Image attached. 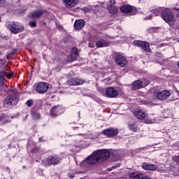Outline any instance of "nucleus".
Instances as JSON below:
<instances>
[{"mask_svg": "<svg viewBox=\"0 0 179 179\" xmlns=\"http://www.w3.org/2000/svg\"><path fill=\"white\" fill-rule=\"evenodd\" d=\"M129 178H136L137 179H152L149 176L143 177V173H136V172H131L129 173Z\"/></svg>", "mask_w": 179, "mask_h": 179, "instance_id": "22", "label": "nucleus"}, {"mask_svg": "<svg viewBox=\"0 0 179 179\" xmlns=\"http://www.w3.org/2000/svg\"><path fill=\"white\" fill-rule=\"evenodd\" d=\"M63 113L64 109H62L59 106L53 107L50 110V113L52 117H57V115H59V114H62Z\"/></svg>", "mask_w": 179, "mask_h": 179, "instance_id": "18", "label": "nucleus"}, {"mask_svg": "<svg viewBox=\"0 0 179 179\" xmlns=\"http://www.w3.org/2000/svg\"><path fill=\"white\" fill-rule=\"evenodd\" d=\"M96 8H98V7H97V6H96Z\"/></svg>", "mask_w": 179, "mask_h": 179, "instance_id": "48", "label": "nucleus"}, {"mask_svg": "<svg viewBox=\"0 0 179 179\" xmlns=\"http://www.w3.org/2000/svg\"><path fill=\"white\" fill-rule=\"evenodd\" d=\"M115 4V0H109L108 1V10L110 14H117L119 10L117 7L114 6Z\"/></svg>", "mask_w": 179, "mask_h": 179, "instance_id": "12", "label": "nucleus"}, {"mask_svg": "<svg viewBox=\"0 0 179 179\" xmlns=\"http://www.w3.org/2000/svg\"><path fill=\"white\" fill-rule=\"evenodd\" d=\"M103 134L106 136H108L109 137H113L114 136H117L118 133L117 129H105V130L103 131Z\"/></svg>", "mask_w": 179, "mask_h": 179, "instance_id": "17", "label": "nucleus"}, {"mask_svg": "<svg viewBox=\"0 0 179 179\" xmlns=\"http://www.w3.org/2000/svg\"><path fill=\"white\" fill-rule=\"evenodd\" d=\"M60 162L61 157L57 155L50 156L47 158L48 166H51V164L55 166V164H58Z\"/></svg>", "mask_w": 179, "mask_h": 179, "instance_id": "13", "label": "nucleus"}, {"mask_svg": "<svg viewBox=\"0 0 179 179\" xmlns=\"http://www.w3.org/2000/svg\"><path fill=\"white\" fill-rule=\"evenodd\" d=\"M134 115L138 119H144L145 123H153L154 122L153 119L148 117V113L144 112V110H135L134 112Z\"/></svg>", "mask_w": 179, "mask_h": 179, "instance_id": "4", "label": "nucleus"}, {"mask_svg": "<svg viewBox=\"0 0 179 179\" xmlns=\"http://www.w3.org/2000/svg\"><path fill=\"white\" fill-rule=\"evenodd\" d=\"M133 43L135 45V46L143 48V50L145 52H151L150 43H148V42H144L143 41H134Z\"/></svg>", "mask_w": 179, "mask_h": 179, "instance_id": "10", "label": "nucleus"}, {"mask_svg": "<svg viewBox=\"0 0 179 179\" xmlns=\"http://www.w3.org/2000/svg\"><path fill=\"white\" fill-rule=\"evenodd\" d=\"M115 60L117 64L120 66V67H126V66H127L128 62L126 57H124L122 55H117L115 57Z\"/></svg>", "mask_w": 179, "mask_h": 179, "instance_id": "11", "label": "nucleus"}, {"mask_svg": "<svg viewBox=\"0 0 179 179\" xmlns=\"http://www.w3.org/2000/svg\"><path fill=\"white\" fill-rule=\"evenodd\" d=\"M173 159L176 162H177V164H179V155H175L173 157Z\"/></svg>", "mask_w": 179, "mask_h": 179, "instance_id": "35", "label": "nucleus"}, {"mask_svg": "<svg viewBox=\"0 0 179 179\" xmlns=\"http://www.w3.org/2000/svg\"><path fill=\"white\" fill-rule=\"evenodd\" d=\"M39 141H41V138H39Z\"/></svg>", "mask_w": 179, "mask_h": 179, "instance_id": "47", "label": "nucleus"}, {"mask_svg": "<svg viewBox=\"0 0 179 179\" xmlns=\"http://www.w3.org/2000/svg\"><path fill=\"white\" fill-rule=\"evenodd\" d=\"M143 86V83L141 81V80H137L136 81H134L133 83V87L132 88L134 90H138L139 88H141Z\"/></svg>", "mask_w": 179, "mask_h": 179, "instance_id": "25", "label": "nucleus"}, {"mask_svg": "<svg viewBox=\"0 0 179 179\" xmlns=\"http://www.w3.org/2000/svg\"><path fill=\"white\" fill-rule=\"evenodd\" d=\"M85 146H89V143H87Z\"/></svg>", "mask_w": 179, "mask_h": 179, "instance_id": "44", "label": "nucleus"}, {"mask_svg": "<svg viewBox=\"0 0 179 179\" xmlns=\"http://www.w3.org/2000/svg\"><path fill=\"white\" fill-rule=\"evenodd\" d=\"M80 166L81 167H89L90 166V155L85 160L83 161Z\"/></svg>", "mask_w": 179, "mask_h": 179, "instance_id": "26", "label": "nucleus"}, {"mask_svg": "<svg viewBox=\"0 0 179 179\" xmlns=\"http://www.w3.org/2000/svg\"><path fill=\"white\" fill-rule=\"evenodd\" d=\"M43 16V10H34L31 14V17L32 19H37L38 17H41Z\"/></svg>", "mask_w": 179, "mask_h": 179, "instance_id": "23", "label": "nucleus"}, {"mask_svg": "<svg viewBox=\"0 0 179 179\" xmlns=\"http://www.w3.org/2000/svg\"><path fill=\"white\" fill-rule=\"evenodd\" d=\"M178 66L179 67V62L178 63Z\"/></svg>", "mask_w": 179, "mask_h": 179, "instance_id": "46", "label": "nucleus"}, {"mask_svg": "<svg viewBox=\"0 0 179 179\" xmlns=\"http://www.w3.org/2000/svg\"><path fill=\"white\" fill-rule=\"evenodd\" d=\"M63 2L66 8L71 9L79 3V0H63Z\"/></svg>", "mask_w": 179, "mask_h": 179, "instance_id": "16", "label": "nucleus"}, {"mask_svg": "<svg viewBox=\"0 0 179 179\" xmlns=\"http://www.w3.org/2000/svg\"><path fill=\"white\" fill-rule=\"evenodd\" d=\"M34 120H40L41 118V115L38 113H33Z\"/></svg>", "mask_w": 179, "mask_h": 179, "instance_id": "30", "label": "nucleus"}, {"mask_svg": "<svg viewBox=\"0 0 179 179\" xmlns=\"http://www.w3.org/2000/svg\"><path fill=\"white\" fill-rule=\"evenodd\" d=\"M19 101V98L13 95H9L3 100V106L4 108H10L12 106H16Z\"/></svg>", "mask_w": 179, "mask_h": 179, "instance_id": "2", "label": "nucleus"}, {"mask_svg": "<svg viewBox=\"0 0 179 179\" xmlns=\"http://www.w3.org/2000/svg\"><path fill=\"white\" fill-rule=\"evenodd\" d=\"M76 128H78V129L83 128V125L80 124L79 127H76Z\"/></svg>", "mask_w": 179, "mask_h": 179, "instance_id": "39", "label": "nucleus"}, {"mask_svg": "<svg viewBox=\"0 0 179 179\" xmlns=\"http://www.w3.org/2000/svg\"><path fill=\"white\" fill-rule=\"evenodd\" d=\"M94 45H92L91 43V48H94Z\"/></svg>", "mask_w": 179, "mask_h": 179, "instance_id": "42", "label": "nucleus"}, {"mask_svg": "<svg viewBox=\"0 0 179 179\" xmlns=\"http://www.w3.org/2000/svg\"><path fill=\"white\" fill-rule=\"evenodd\" d=\"M110 45V42L109 41H106L105 39H101L98 41L96 43L97 48H106Z\"/></svg>", "mask_w": 179, "mask_h": 179, "instance_id": "21", "label": "nucleus"}, {"mask_svg": "<svg viewBox=\"0 0 179 179\" xmlns=\"http://www.w3.org/2000/svg\"><path fill=\"white\" fill-rule=\"evenodd\" d=\"M69 177H70V178H73V175H71V174H69Z\"/></svg>", "mask_w": 179, "mask_h": 179, "instance_id": "41", "label": "nucleus"}, {"mask_svg": "<svg viewBox=\"0 0 179 179\" xmlns=\"http://www.w3.org/2000/svg\"><path fill=\"white\" fill-rule=\"evenodd\" d=\"M170 95V91H169L168 90H163L162 91H156L155 92V96H156V98L162 100L167 99V98H169Z\"/></svg>", "mask_w": 179, "mask_h": 179, "instance_id": "8", "label": "nucleus"}, {"mask_svg": "<svg viewBox=\"0 0 179 179\" xmlns=\"http://www.w3.org/2000/svg\"><path fill=\"white\" fill-rule=\"evenodd\" d=\"M142 168H143V169L154 171L157 169V166L154 164H143Z\"/></svg>", "mask_w": 179, "mask_h": 179, "instance_id": "24", "label": "nucleus"}, {"mask_svg": "<svg viewBox=\"0 0 179 179\" xmlns=\"http://www.w3.org/2000/svg\"><path fill=\"white\" fill-rule=\"evenodd\" d=\"M85 27V20H77L74 22V29L75 30H82Z\"/></svg>", "mask_w": 179, "mask_h": 179, "instance_id": "19", "label": "nucleus"}, {"mask_svg": "<svg viewBox=\"0 0 179 179\" xmlns=\"http://www.w3.org/2000/svg\"><path fill=\"white\" fill-rule=\"evenodd\" d=\"M83 83H85V81L78 78H73L67 81V85H69V86H79V85H83Z\"/></svg>", "mask_w": 179, "mask_h": 179, "instance_id": "14", "label": "nucleus"}, {"mask_svg": "<svg viewBox=\"0 0 179 179\" xmlns=\"http://www.w3.org/2000/svg\"><path fill=\"white\" fill-rule=\"evenodd\" d=\"M120 165H121L120 162H117V164H115L111 167V169H115V168L120 166Z\"/></svg>", "mask_w": 179, "mask_h": 179, "instance_id": "36", "label": "nucleus"}, {"mask_svg": "<svg viewBox=\"0 0 179 179\" xmlns=\"http://www.w3.org/2000/svg\"><path fill=\"white\" fill-rule=\"evenodd\" d=\"M152 18V15H149L148 17H147L145 19L146 20H151Z\"/></svg>", "mask_w": 179, "mask_h": 179, "instance_id": "40", "label": "nucleus"}, {"mask_svg": "<svg viewBox=\"0 0 179 179\" xmlns=\"http://www.w3.org/2000/svg\"><path fill=\"white\" fill-rule=\"evenodd\" d=\"M162 18H163L166 22H170L174 20V15L171 13V10H170V8H166L162 13Z\"/></svg>", "mask_w": 179, "mask_h": 179, "instance_id": "7", "label": "nucleus"}, {"mask_svg": "<svg viewBox=\"0 0 179 179\" xmlns=\"http://www.w3.org/2000/svg\"><path fill=\"white\" fill-rule=\"evenodd\" d=\"M143 87H145L146 85H148L150 84L149 80H143Z\"/></svg>", "mask_w": 179, "mask_h": 179, "instance_id": "32", "label": "nucleus"}, {"mask_svg": "<svg viewBox=\"0 0 179 179\" xmlns=\"http://www.w3.org/2000/svg\"><path fill=\"white\" fill-rule=\"evenodd\" d=\"M8 27L9 30H10L11 33H14V34H17V33H20L23 31L24 27L23 25H21L18 22H10Z\"/></svg>", "mask_w": 179, "mask_h": 179, "instance_id": "5", "label": "nucleus"}, {"mask_svg": "<svg viewBox=\"0 0 179 179\" xmlns=\"http://www.w3.org/2000/svg\"><path fill=\"white\" fill-rule=\"evenodd\" d=\"M19 101V98L13 95H9L3 100V106L4 108H10L12 106H16Z\"/></svg>", "mask_w": 179, "mask_h": 179, "instance_id": "3", "label": "nucleus"}, {"mask_svg": "<svg viewBox=\"0 0 179 179\" xmlns=\"http://www.w3.org/2000/svg\"><path fill=\"white\" fill-rule=\"evenodd\" d=\"M30 27H36V21H31L29 23Z\"/></svg>", "mask_w": 179, "mask_h": 179, "instance_id": "34", "label": "nucleus"}, {"mask_svg": "<svg viewBox=\"0 0 179 179\" xmlns=\"http://www.w3.org/2000/svg\"><path fill=\"white\" fill-rule=\"evenodd\" d=\"M3 72L5 73V76L8 79H12V77L13 76V73H8V71L3 70Z\"/></svg>", "mask_w": 179, "mask_h": 179, "instance_id": "28", "label": "nucleus"}, {"mask_svg": "<svg viewBox=\"0 0 179 179\" xmlns=\"http://www.w3.org/2000/svg\"><path fill=\"white\" fill-rule=\"evenodd\" d=\"M5 85V80L3 78H0V92H2L3 89H5V87L3 85Z\"/></svg>", "mask_w": 179, "mask_h": 179, "instance_id": "29", "label": "nucleus"}, {"mask_svg": "<svg viewBox=\"0 0 179 179\" xmlns=\"http://www.w3.org/2000/svg\"><path fill=\"white\" fill-rule=\"evenodd\" d=\"M89 47H90V43H88Z\"/></svg>", "mask_w": 179, "mask_h": 179, "instance_id": "43", "label": "nucleus"}, {"mask_svg": "<svg viewBox=\"0 0 179 179\" xmlns=\"http://www.w3.org/2000/svg\"><path fill=\"white\" fill-rule=\"evenodd\" d=\"M129 127L130 130H132V131H136V130H138V129L136 123H133L132 124H129Z\"/></svg>", "mask_w": 179, "mask_h": 179, "instance_id": "27", "label": "nucleus"}, {"mask_svg": "<svg viewBox=\"0 0 179 179\" xmlns=\"http://www.w3.org/2000/svg\"><path fill=\"white\" fill-rule=\"evenodd\" d=\"M120 11L122 13H124L125 14H130L131 15H134L137 13V10L135 7H132V6H123L120 7Z\"/></svg>", "mask_w": 179, "mask_h": 179, "instance_id": "9", "label": "nucleus"}, {"mask_svg": "<svg viewBox=\"0 0 179 179\" xmlns=\"http://www.w3.org/2000/svg\"><path fill=\"white\" fill-rule=\"evenodd\" d=\"M5 71H0V79H3L5 80Z\"/></svg>", "mask_w": 179, "mask_h": 179, "instance_id": "33", "label": "nucleus"}, {"mask_svg": "<svg viewBox=\"0 0 179 179\" xmlns=\"http://www.w3.org/2000/svg\"><path fill=\"white\" fill-rule=\"evenodd\" d=\"M5 3V0H0V5H3Z\"/></svg>", "mask_w": 179, "mask_h": 179, "instance_id": "38", "label": "nucleus"}, {"mask_svg": "<svg viewBox=\"0 0 179 179\" xmlns=\"http://www.w3.org/2000/svg\"><path fill=\"white\" fill-rule=\"evenodd\" d=\"M0 121H1V118H0Z\"/></svg>", "mask_w": 179, "mask_h": 179, "instance_id": "49", "label": "nucleus"}, {"mask_svg": "<svg viewBox=\"0 0 179 179\" xmlns=\"http://www.w3.org/2000/svg\"><path fill=\"white\" fill-rule=\"evenodd\" d=\"M118 91L113 88V87H108L106 88V96L108 98H115L118 95Z\"/></svg>", "mask_w": 179, "mask_h": 179, "instance_id": "15", "label": "nucleus"}, {"mask_svg": "<svg viewBox=\"0 0 179 179\" xmlns=\"http://www.w3.org/2000/svg\"><path fill=\"white\" fill-rule=\"evenodd\" d=\"M27 106H28V107H31V106L33 105V99H29L26 102Z\"/></svg>", "mask_w": 179, "mask_h": 179, "instance_id": "31", "label": "nucleus"}, {"mask_svg": "<svg viewBox=\"0 0 179 179\" xmlns=\"http://www.w3.org/2000/svg\"><path fill=\"white\" fill-rule=\"evenodd\" d=\"M161 172H164V170L163 169L162 171H161Z\"/></svg>", "mask_w": 179, "mask_h": 179, "instance_id": "45", "label": "nucleus"}, {"mask_svg": "<svg viewBox=\"0 0 179 179\" xmlns=\"http://www.w3.org/2000/svg\"><path fill=\"white\" fill-rule=\"evenodd\" d=\"M159 13H160L159 10H153V14H155V15H159Z\"/></svg>", "mask_w": 179, "mask_h": 179, "instance_id": "37", "label": "nucleus"}, {"mask_svg": "<svg viewBox=\"0 0 179 179\" xmlns=\"http://www.w3.org/2000/svg\"><path fill=\"white\" fill-rule=\"evenodd\" d=\"M34 87L38 93L43 94L48 92L49 85L48 83L44 82H40L34 85Z\"/></svg>", "mask_w": 179, "mask_h": 179, "instance_id": "6", "label": "nucleus"}, {"mask_svg": "<svg viewBox=\"0 0 179 179\" xmlns=\"http://www.w3.org/2000/svg\"><path fill=\"white\" fill-rule=\"evenodd\" d=\"M78 58V50L72 49L71 55L67 57V61L69 62H73V61H76Z\"/></svg>", "mask_w": 179, "mask_h": 179, "instance_id": "20", "label": "nucleus"}, {"mask_svg": "<svg viewBox=\"0 0 179 179\" xmlns=\"http://www.w3.org/2000/svg\"><path fill=\"white\" fill-rule=\"evenodd\" d=\"M110 157V152L108 150H97L91 155V164H96L99 161H104Z\"/></svg>", "mask_w": 179, "mask_h": 179, "instance_id": "1", "label": "nucleus"}]
</instances>
